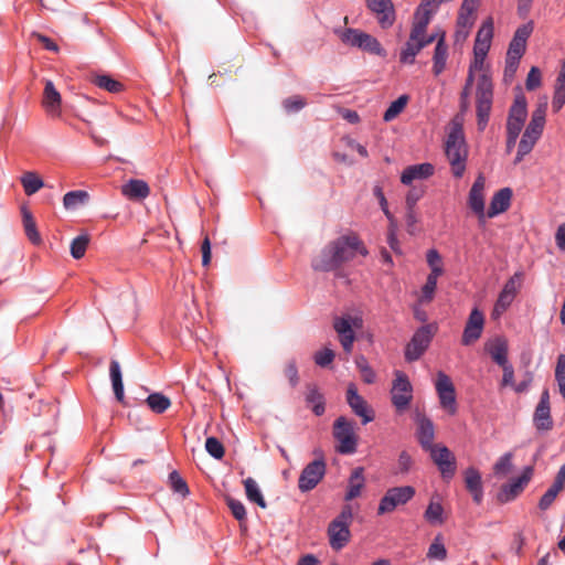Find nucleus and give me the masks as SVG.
I'll return each mask as SVG.
<instances>
[{"label": "nucleus", "mask_w": 565, "mask_h": 565, "mask_svg": "<svg viewBox=\"0 0 565 565\" xmlns=\"http://www.w3.org/2000/svg\"><path fill=\"white\" fill-rule=\"evenodd\" d=\"M414 495L415 489L411 486L391 488L381 499L377 513L393 512L398 505L407 503Z\"/></svg>", "instance_id": "11"}, {"label": "nucleus", "mask_w": 565, "mask_h": 565, "mask_svg": "<svg viewBox=\"0 0 565 565\" xmlns=\"http://www.w3.org/2000/svg\"><path fill=\"white\" fill-rule=\"evenodd\" d=\"M480 0H463L458 12L456 39L466 40L472 29Z\"/></svg>", "instance_id": "12"}, {"label": "nucleus", "mask_w": 565, "mask_h": 565, "mask_svg": "<svg viewBox=\"0 0 565 565\" xmlns=\"http://www.w3.org/2000/svg\"><path fill=\"white\" fill-rule=\"evenodd\" d=\"M555 380L558 385V391L563 398L565 399V354H559L557 356L555 367Z\"/></svg>", "instance_id": "49"}, {"label": "nucleus", "mask_w": 565, "mask_h": 565, "mask_svg": "<svg viewBox=\"0 0 565 565\" xmlns=\"http://www.w3.org/2000/svg\"><path fill=\"white\" fill-rule=\"evenodd\" d=\"M484 327V316L483 313L478 309L475 308L470 312L468 320L466 322L461 343L463 345H471L476 341H478L482 334Z\"/></svg>", "instance_id": "19"}, {"label": "nucleus", "mask_w": 565, "mask_h": 565, "mask_svg": "<svg viewBox=\"0 0 565 565\" xmlns=\"http://www.w3.org/2000/svg\"><path fill=\"white\" fill-rule=\"evenodd\" d=\"M523 273L518 271L504 284L495 301L492 316L500 317L511 306L523 284Z\"/></svg>", "instance_id": "10"}, {"label": "nucleus", "mask_w": 565, "mask_h": 565, "mask_svg": "<svg viewBox=\"0 0 565 565\" xmlns=\"http://www.w3.org/2000/svg\"><path fill=\"white\" fill-rule=\"evenodd\" d=\"M427 557L439 561H444L447 557V550L439 535L436 536L434 542L430 544L427 552Z\"/></svg>", "instance_id": "50"}, {"label": "nucleus", "mask_w": 565, "mask_h": 565, "mask_svg": "<svg viewBox=\"0 0 565 565\" xmlns=\"http://www.w3.org/2000/svg\"><path fill=\"white\" fill-rule=\"evenodd\" d=\"M146 402L149 408L157 414L164 413L171 406L170 399L161 393L150 394Z\"/></svg>", "instance_id": "45"}, {"label": "nucleus", "mask_w": 565, "mask_h": 565, "mask_svg": "<svg viewBox=\"0 0 565 565\" xmlns=\"http://www.w3.org/2000/svg\"><path fill=\"white\" fill-rule=\"evenodd\" d=\"M22 217L24 232L28 238L35 245L41 244L42 238L36 230V223L34 221L32 213L26 207L22 209Z\"/></svg>", "instance_id": "39"}, {"label": "nucleus", "mask_w": 565, "mask_h": 565, "mask_svg": "<svg viewBox=\"0 0 565 565\" xmlns=\"http://www.w3.org/2000/svg\"><path fill=\"white\" fill-rule=\"evenodd\" d=\"M542 84V73L539 67L532 66L527 73L525 87L527 90H535Z\"/></svg>", "instance_id": "57"}, {"label": "nucleus", "mask_w": 565, "mask_h": 565, "mask_svg": "<svg viewBox=\"0 0 565 565\" xmlns=\"http://www.w3.org/2000/svg\"><path fill=\"white\" fill-rule=\"evenodd\" d=\"M492 36H493V20H492V18H488L487 20L483 21L482 25L478 30L476 41L491 44Z\"/></svg>", "instance_id": "53"}, {"label": "nucleus", "mask_w": 565, "mask_h": 565, "mask_svg": "<svg viewBox=\"0 0 565 565\" xmlns=\"http://www.w3.org/2000/svg\"><path fill=\"white\" fill-rule=\"evenodd\" d=\"M347 402L352 412L362 418V424L366 425L375 418V413L369 403L358 393L355 385L351 384L347 391Z\"/></svg>", "instance_id": "17"}, {"label": "nucleus", "mask_w": 565, "mask_h": 565, "mask_svg": "<svg viewBox=\"0 0 565 565\" xmlns=\"http://www.w3.org/2000/svg\"><path fill=\"white\" fill-rule=\"evenodd\" d=\"M367 8L376 14L383 29H388L395 21L394 4L391 0H365Z\"/></svg>", "instance_id": "22"}, {"label": "nucleus", "mask_w": 565, "mask_h": 565, "mask_svg": "<svg viewBox=\"0 0 565 565\" xmlns=\"http://www.w3.org/2000/svg\"><path fill=\"white\" fill-rule=\"evenodd\" d=\"M353 520L352 505L342 507L340 514L328 526L329 544L334 551L342 550L351 539L350 525Z\"/></svg>", "instance_id": "4"}, {"label": "nucleus", "mask_w": 565, "mask_h": 565, "mask_svg": "<svg viewBox=\"0 0 565 565\" xmlns=\"http://www.w3.org/2000/svg\"><path fill=\"white\" fill-rule=\"evenodd\" d=\"M512 470V454H504L495 462L493 471L497 476H507Z\"/></svg>", "instance_id": "56"}, {"label": "nucleus", "mask_w": 565, "mask_h": 565, "mask_svg": "<svg viewBox=\"0 0 565 565\" xmlns=\"http://www.w3.org/2000/svg\"><path fill=\"white\" fill-rule=\"evenodd\" d=\"M486 351L500 366L508 364V342L503 338H495L486 344Z\"/></svg>", "instance_id": "31"}, {"label": "nucleus", "mask_w": 565, "mask_h": 565, "mask_svg": "<svg viewBox=\"0 0 565 565\" xmlns=\"http://www.w3.org/2000/svg\"><path fill=\"white\" fill-rule=\"evenodd\" d=\"M326 473V462L322 458L309 462L301 471L298 487L301 492H308L317 487Z\"/></svg>", "instance_id": "14"}, {"label": "nucleus", "mask_w": 565, "mask_h": 565, "mask_svg": "<svg viewBox=\"0 0 565 565\" xmlns=\"http://www.w3.org/2000/svg\"><path fill=\"white\" fill-rule=\"evenodd\" d=\"M407 103V95H401L396 100L392 102L383 115L384 121L388 122L395 119L404 110Z\"/></svg>", "instance_id": "46"}, {"label": "nucleus", "mask_w": 565, "mask_h": 565, "mask_svg": "<svg viewBox=\"0 0 565 565\" xmlns=\"http://www.w3.org/2000/svg\"><path fill=\"white\" fill-rule=\"evenodd\" d=\"M333 436L339 443L337 450L343 455H351L356 451L358 436L354 425L345 417H339L333 424Z\"/></svg>", "instance_id": "7"}, {"label": "nucleus", "mask_w": 565, "mask_h": 565, "mask_svg": "<svg viewBox=\"0 0 565 565\" xmlns=\"http://www.w3.org/2000/svg\"><path fill=\"white\" fill-rule=\"evenodd\" d=\"M364 481V469L362 467L355 468L349 479L348 491L344 498L345 501H351L361 494Z\"/></svg>", "instance_id": "33"}, {"label": "nucleus", "mask_w": 565, "mask_h": 565, "mask_svg": "<svg viewBox=\"0 0 565 565\" xmlns=\"http://www.w3.org/2000/svg\"><path fill=\"white\" fill-rule=\"evenodd\" d=\"M534 422L537 429L547 430L552 428L553 422L551 418L550 406L539 405L534 413Z\"/></svg>", "instance_id": "44"}, {"label": "nucleus", "mask_w": 565, "mask_h": 565, "mask_svg": "<svg viewBox=\"0 0 565 565\" xmlns=\"http://www.w3.org/2000/svg\"><path fill=\"white\" fill-rule=\"evenodd\" d=\"M307 392H306V403L308 406H311L312 412L317 416H321L324 411V399L322 394L319 392L317 385L315 384H308L307 385Z\"/></svg>", "instance_id": "36"}, {"label": "nucleus", "mask_w": 565, "mask_h": 565, "mask_svg": "<svg viewBox=\"0 0 565 565\" xmlns=\"http://www.w3.org/2000/svg\"><path fill=\"white\" fill-rule=\"evenodd\" d=\"M433 461L436 463L444 479H451L456 472V458L454 454L441 445H434L428 448Z\"/></svg>", "instance_id": "16"}, {"label": "nucleus", "mask_w": 565, "mask_h": 565, "mask_svg": "<svg viewBox=\"0 0 565 565\" xmlns=\"http://www.w3.org/2000/svg\"><path fill=\"white\" fill-rule=\"evenodd\" d=\"M89 235L88 234H82L77 237H75L72 242H71V255L75 258V259H81L82 257H84L85 253H86V249H87V246L89 244Z\"/></svg>", "instance_id": "47"}, {"label": "nucleus", "mask_w": 565, "mask_h": 565, "mask_svg": "<svg viewBox=\"0 0 565 565\" xmlns=\"http://www.w3.org/2000/svg\"><path fill=\"white\" fill-rule=\"evenodd\" d=\"M435 387L439 397L440 406L450 415H455L457 413L456 391L450 377L439 371L437 373Z\"/></svg>", "instance_id": "13"}, {"label": "nucleus", "mask_w": 565, "mask_h": 565, "mask_svg": "<svg viewBox=\"0 0 565 565\" xmlns=\"http://www.w3.org/2000/svg\"><path fill=\"white\" fill-rule=\"evenodd\" d=\"M445 154L455 178H461L466 171L468 146L463 135V117L456 115L450 122L445 141Z\"/></svg>", "instance_id": "2"}, {"label": "nucleus", "mask_w": 565, "mask_h": 565, "mask_svg": "<svg viewBox=\"0 0 565 565\" xmlns=\"http://www.w3.org/2000/svg\"><path fill=\"white\" fill-rule=\"evenodd\" d=\"M413 399V386L405 373L395 372L391 390V401L398 413L405 412Z\"/></svg>", "instance_id": "8"}, {"label": "nucleus", "mask_w": 565, "mask_h": 565, "mask_svg": "<svg viewBox=\"0 0 565 565\" xmlns=\"http://www.w3.org/2000/svg\"><path fill=\"white\" fill-rule=\"evenodd\" d=\"M205 449L215 459H222L225 452L223 444L216 437L206 438Z\"/></svg>", "instance_id": "55"}, {"label": "nucleus", "mask_w": 565, "mask_h": 565, "mask_svg": "<svg viewBox=\"0 0 565 565\" xmlns=\"http://www.w3.org/2000/svg\"><path fill=\"white\" fill-rule=\"evenodd\" d=\"M539 139V136H533L531 132L524 131L519 142L514 163L521 162L523 158L532 151Z\"/></svg>", "instance_id": "40"}, {"label": "nucleus", "mask_w": 565, "mask_h": 565, "mask_svg": "<svg viewBox=\"0 0 565 565\" xmlns=\"http://www.w3.org/2000/svg\"><path fill=\"white\" fill-rule=\"evenodd\" d=\"M444 509L438 502H430L425 511V519L430 523L441 524Z\"/></svg>", "instance_id": "51"}, {"label": "nucleus", "mask_w": 565, "mask_h": 565, "mask_svg": "<svg viewBox=\"0 0 565 565\" xmlns=\"http://www.w3.org/2000/svg\"><path fill=\"white\" fill-rule=\"evenodd\" d=\"M244 487L246 497L249 501L258 504L262 509L266 508V502L264 500V497L262 494V491L257 484V482L253 478H247L244 480Z\"/></svg>", "instance_id": "43"}, {"label": "nucleus", "mask_w": 565, "mask_h": 565, "mask_svg": "<svg viewBox=\"0 0 565 565\" xmlns=\"http://www.w3.org/2000/svg\"><path fill=\"white\" fill-rule=\"evenodd\" d=\"M226 504L228 507V509L231 510L233 516L238 521V522H243L246 520V509L244 507V504L239 501V500H236L232 497H226Z\"/></svg>", "instance_id": "52"}, {"label": "nucleus", "mask_w": 565, "mask_h": 565, "mask_svg": "<svg viewBox=\"0 0 565 565\" xmlns=\"http://www.w3.org/2000/svg\"><path fill=\"white\" fill-rule=\"evenodd\" d=\"M448 56V47L445 43V34L443 33L440 38L437 40V44L434 51V65L433 72L436 76H438L446 67V61Z\"/></svg>", "instance_id": "34"}, {"label": "nucleus", "mask_w": 565, "mask_h": 565, "mask_svg": "<svg viewBox=\"0 0 565 565\" xmlns=\"http://www.w3.org/2000/svg\"><path fill=\"white\" fill-rule=\"evenodd\" d=\"M281 373L291 388H296L299 385L300 375L296 359H288L282 365Z\"/></svg>", "instance_id": "42"}, {"label": "nucleus", "mask_w": 565, "mask_h": 565, "mask_svg": "<svg viewBox=\"0 0 565 565\" xmlns=\"http://www.w3.org/2000/svg\"><path fill=\"white\" fill-rule=\"evenodd\" d=\"M484 177L479 174L475 180L468 196V205L480 221H483L487 215L484 212Z\"/></svg>", "instance_id": "21"}, {"label": "nucleus", "mask_w": 565, "mask_h": 565, "mask_svg": "<svg viewBox=\"0 0 565 565\" xmlns=\"http://www.w3.org/2000/svg\"><path fill=\"white\" fill-rule=\"evenodd\" d=\"M434 174V166L430 163H419L407 167L402 175L401 182L409 185L414 180H424Z\"/></svg>", "instance_id": "29"}, {"label": "nucleus", "mask_w": 565, "mask_h": 565, "mask_svg": "<svg viewBox=\"0 0 565 565\" xmlns=\"http://www.w3.org/2000/svg\"><path fill=\"white\" fill-rule=\"evenodd\" d=\"M89 194L83 190L67 192L63 198V205L66 210H75L77 206L87 203Z\"/></svg>", "instance_id": "41"}, {"label": "nucleus", "mask_w": 565, "mask_h": 565, "mask_svg": "<svg viewBox=\"0 0 565 565\" xmlns=\"http://www.w3.org/2000/svg\"><path fill=\"white\" fill-rule=\"evenodd\" d=\"M428 15L414 20L409 38L399 53V62L403 64H414L416 55L427 45L431 44L436 36L427 34Z\"/></svg>", "instance_id": "3"}, {"label": "nucleus", "mask_w": 565, "mask_h": 565, "mask_svg": "<svg viewBox=\"0 0 565 565\" xmlns=\"http://www.w3.org/2000/svg\"><path fill=\"white\" fill-rule=\"evenodd\" d=\"M493 86L490 77L482 74L477 84V120L478 129L483 130L489 121L492 107Z\"/></svg>", "instance_id": "5"}, {"label": "nucleus", "mask_w": 565, "mask_h": 565, "mask_svg": "<svg viewBox=\"0 0 565 565\" xmlns=\"http://www.w3.org/2000/svg\"><path fill=\"white\" fill-rule=\"evenodd\" d=\"M490 45L491 44H489V43L475 41L473 54H475L476 63L483 62L484 57L488 54V51L490 50Z\"/></svg>", "instance_id": "61"}, {"label": "nucleus", "mask_w": 565, "mask_h": 565, "mask_svg": "<svg viewBox=\"0 0 565 565\" xmlns=\"http://www.w3.org/2000/svg\"><path fill=\"white\" fill-rule=\"evenodd\" d=\"M90 82L109 93H120L124 90V84L107 74L93 75Z\"/></svg>", "instance_id": "38"}, {"label": "nucleus", "mask_w": 565, "mask_h": 565, "mask_svg": "<svg viewBox=\"0 0 565 565\" xmlns=\"http://www.w3.org/2000/svg\"><path fill=\"white\" fill-rule=\"evenodd\" d=\"M109 373L115 397L119 403L125 404L122 374L118 361L111 360L109 365Z\"/></svg>", "instance_id": "35"}, {"label": "nucleus", "mask_w": 565, "mask_h": 565, "mask_svg": "<svg viewBox=\"0 0 565 565\" xmlns=\"http://www.w3.org/2000/svg\"><path fill=\"white\" fill-rule=\"evenodd\" d=\"M547 110V97H544L537 104L536 108L533 110L531 120L525 128V131L531 132L533 136H542L544 126H545V117Z\"/></svg>", "instance_id": "28"}, {"label": "nucleus", "mask_w": 565, "mask_h": 565, "mask_svg": "<svg viewBox=\"0 0 565 565\" xmlns=\"http://www.w3.org/2000/svg\"><path fill=\"white\" fill-rule=\"evenodd\" d=\"M369 254L363 241L354 232H349L330 241L312 259L311 266L317 271L339 270L358 255Z\"/></svg>", "instance_id": "1"}, {"label": "nucleus", "mask_w": 565, "mask_h": 565, "mask_svg": "<svg viewBox=\"0 0 565 565\" xmlns=\"http://www.w3.org/2000/svg\"><path fill=\"white\" fill-rule=\"evenodd\" d=\"M533 475V467H526L522 475L510 483L503 484L498 493V501L507 503L514 500L529 483Z\"/></svg>", "instance_id": "18"}, {"label": "nucleus", "mask_w": 565, "mask_h": 565, "mask_svg": "<svg viewBox=\"0 0 565 565\" xmlns=\"http://www.w3.org/2000/svg\"><path fill=\"white\" fill-rule=\"evenodd\" d=\"M42 106L46 114L53 118L61 116L62 98L52 81H45L43 90Z\"/></svg>", "instance_id": "24"}, {"label": "nucleus", "mask_w": 565, "mask_h": 565, "mask_svg": "<svg viewBox=\"0 0 565 565\" xmlns=\"http://www.w3.org/2000/svg\"><path fill=\"white\" fill-rule=\"evenodd\" d=\"M423 195V190L412 189L406 195V207L407 210H414L416 203Z\"/></svg>", "instance_id": "63"}, {"label": "nucleus", "mask_w": 565, "mask_h": 565, "mask_svg": "<svg viewBox=\"0 0 565 565\" xmlns=\"http://www.w3.org/2000/svg\"><path fill=\"white\" fill-rule=\"evenodd\" d=\"M417 423V439L423 449L428 450L434 446L435 427L433 422L425 415L418 414L416 417Z\"/></svg>", "instance_id": "25"}, {"label": "nucleus", "mask_w": 565, "mask_h": 565, "mask_svg": "<svg viewBox=\"0 0 565 565\" xmlns=\"http://www.w3.org/2000/svg\"><path fill=\"white\" fill-rule=\"evenodd\" d=\"M169 483L174 493L181 494L183 498L189 494V487L185 480L179 475L178 471H172L169 475Z\"/></svg>", "instance_id": "48"}, {"label": "nucleus", "mask_w": 565, "mask_h": 565, "mask_svg": "<svg viewBox=\"0 0 565 565\" xmlns=\"http://www.w3.org/2000/svg\"><path fill=\"white\" fill-rule=\"evenodd\" d=\"M533 32V22H527L516 29L509 44L507 56L521 60L526 50V42Z\"/></svg>", "instance_id": "20"}, {"label": "nucleus", "mask_w": 565, "mask_h": 565, "mask_svg": "<svg viewBox=\"0 0 565 565\" xmlns=\"http://www.w3.org/2000/svg\"><path fill=\"white\" fill-rule=\"evenodd\" d=\"M121 194L131 201H141L149 196L148 183L140 179H130L121 185Z\"/></svg>", "instance_id": "26"}, {"label": "nucleus", "mask_w": 565, "mask_h": 565, "mask_svg": "<svg viewBox=\"0 0 565 565\" xmlns=\"http://www.w3.org/2000/svg\"><path fill=\"white\" fill-rule=\"evenodd\" d=\"M520 60L509 57L505 58V68H504V77L512 78L519 67Z\"/></svg>", "instance_id": "64"}, {"label": "nucleus", "mask_w": 565, "mask_h": 565, "mask_svg": "<svg viewBox=\"0 0 565 565\" xmlns=\"http://www.w3.org/2000/svg\"><path fill=\"white\" fill-rule=\"evenodd\" d=\"M561 491L562 489H558L556 486L552 484L540 499L539 508L541 510H547Z\"/></svg>", "instance_id": "58"}, {"label": "nucleus", "mask_w": 565, "mask_h": 565, "mask_svg": "<svg viewBox=\"0 0 565 565\" xmlns=\"http://www.w3.org/2000/svg\"><path fill=\"white\" fill-rule=\"evenodd\" d=\"M333 328L339 335V341L347 353H351L355 341V332L352 328L351 317L335 318Z\"/></svg>", "instance_id": "23"}, {"label": "nucleus", "mask_w": 565, "mask_h": 565, "mask_svg": "<svg viewBox=\"0 0 565 565\" xmlns=\"http://www.w3.org/2000/svg\"><path fill=\"white\" fill-rule=\"evenodd\" d=\"M20 181L26 195L35 194L45 185L41 177L34 171L24 172Z\"/></svg>", "instance_id": "37"}, {"label": "nucleus", "mask_w": 565, "mask_h": 565, "mask_svg": "<svg viewBox=\"0 0 565 565\" xmlns=\"http://www.w3.org/2000/svg\"><path fill=\"white\" fill-rule=\"evenodd\" d=\"M465 484L467 490L471 493L473 501L479 504L483 498V489L480 472L470 467L465 471Z\"/></svg>", "instance_id": "30"}, {"label": "nucleus", "mask_w": 565, "mask_h": 565, "mask_svg": "<svg viewBox=\"0 0 565 565\" xmlns=\"http://www.w3.org/2000/svg\"><path fill=\"white\" fill-rule=\"evenodd\" d=\"M413 465V459L407 451H402L398 456L397 467L398 472L406 473Z\"/></svg>", "instance_id": "62"}, {"label": "nucleus", "mask_w": 565, "mask_h": 565, "mask_svg": "<svg viewBox=\"0 0 565 565\" xmlns=\"http://www.w3.org/2000/svg\"><path fill=\"white\" fill-rule=\"evenodd\" d=\"M512 195L513 193L510 188H503L495 192L491 199L487 216L492 218L498 214L505 212L511 205Z\"/></svg>", "instance_id": "27"}, {"label": "nucleus", "mask_w": 565, "mask_h": 565, "mask_svg": "<svg viewBox=\"0 0 565 565\" xmlns=\"http://www.w3.org/2000/svg\"><path fill=\"white\" fill-rule=\"evenodd\" d=\"M527 116V103L523 94L515 96L509 110L507 135H520Z\"/></svg>", "instance_id": "15"}, {"label": "nucleus", "mask_w": 565, "mask_h": 565, "mask_svg": "<svg viewBox=\"0 0 565 565\" xmlns=\"http://www.w3.org/2000/svg\"><path fill=\"white\" fill-rule=\"evenodd\" d=\"M436 328L433 324L420 327L413 335L405 349V359L408 362L418 360L429 347Z\"/></svg>", "instance_id": "9"}, {"label": "nucleus", "mask_w": 565, "mask_h": 565, "mask_svg": "<svg viewBox=\"0 0 565 565\" xmlns=\"http://www.w3.org/2000/svg\"><path fill=\"white\" fill-rule=\"evenodd\" d=\"M334 356V352L331 349L326 348L321 351L316 352L313 355V360L318 366L327 367L332 363Z\"/></svg>", "instance_id": "59"}, {"label": "nucleus", "mask_w": 565, "mask_h": 565, "mask_svg": "<svg viewBox=\"0 0 565 565\" xmlns=\"http://www.w3.org/2000/svg\"><path fill=\"white\" fill-rule=\"evenodd\" d=\"M282 105L286 111L296 113L302 109L307 105V102L303 97L295 95L286 98Z\"/></svg>", "instance_id": "60"}, {"label": "nucleus", "mask_w": 565, "mask_h": 565, "mask_svg": "<svg viewBox=\"0 0 565 565\" xmlns=\"http://www.w3.org/2000/svg\"><path fill=\"white\" fill-rule=\"evenodd\" d=\"M565 105V60L562 63L559 73L555 81L552 108L554 113H558Z\"/></svg>", "instance_id": "32"}, {"label": "nucleus", "mask_w": 565, "mask_h": 565, "mask_svg": "<svg viewBox=\"0 0 565 565\" xmlns=\"http://www.w3.org/2000/svg\"><path fill=\"white\" fill-rule=\"evenodd\" d=\"M340 39L343 43L359 47L371 54L379 56L386 55L385 50L373 35L362 32L358 29H347L340 34Z\"/></svg>", "instance_id": "6"}, {"label": "nucleus", "mask_w": 565, "mask_h": 565, "mask_svg": "<svg viewBox=\"0 0 565 565\" xmlns=\"http://www.w3.org/2000/svg\"><path fill=\"white\" fill-rule=\"evenodd\" d=\"M444 0H422L420 6L416 10L415 19L424 18L425 13L428 15V22L430 21L431 13L437 9L440 2Z\"/></svg>", "instance_id": "54"}]
</instances>
